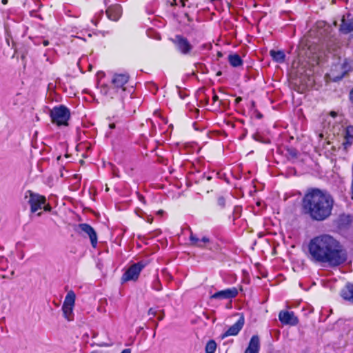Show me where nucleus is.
I'll return each mask as SVG.
<instances>
[{
    "label": "nucleus",
    "instance_id": "1",
    "mask_svg": "<svg viewBox=\"0 0 353 353\" xmlns=\"http://www.w3.org/2000/svg\"><path fill=\"white\" fill-rule=\"evenodd\" d=\"M307 257L312 263L336 268L347 262L348 253L339 239L330 234H322L310 240Z\"/></svg>",
    "mask_w": 353,
    "mask_h": 353
},
{
    "label": "nucleus",
    "instance_id": "21",
    "mask_svg": "<svg viewBox=\"0 0 353 353\" xmlns=\"http://www.w3.org/2000/svg\"><path fill=\"white\" fill-rule=\"evenodd\" d=\"M73 307L72 306L62 305L63 316L69 321L73 320Z\"/></svg>",
    "mask_w": 353,
    "mask_h": 353
},
{
    "label": "nucleus",
    "instance_id": "34",
    "mask_svg": "<svg viewBox=\"0 0 353 353\" xmlns=\"http://www.w3.org/2000/svg\"><path fill=\"white\" fill-rule=\"evenodd\" d=\"M109 128H110V129H114V128H115V124H114V123H110V125H109Z\"/></svg>",
    "mask_w": 353,
    "mask_h": 353
},
{
    "label": "nucleus",
    "instance_id": "40",
    "mask_svg": "<svg viewBox=\"0 0 353 353\" xmlns=\"http://www.w3.org/2000/svg\"><path fill=\"white\" fill-rule=\"evenodd\" d=\"M37 215H38V216H41V212H39V213L37 214Z\"/></svg>",
    "mask_w": 353,
    "mask_h": 353
},
{
    "label": "nucleus",
    "instance_id": "10",
    "mask_svg": "<svg viewBox=\"0 0 353 353\" xmlns=\"http://www.w3.org/2000/svg\"><path fill=\"white\" fill-rule=\"evenodd\" d=\"M279 319L283 325L294 326L299 323V319L292 311L281 310L279 314Z\"/></svg>",
    "mask_w": 353,
    "mask_h": 353
},
{
    "label": "nucleus",
    "instance_id": "8",
    "mask_svg": "<svg viewBox=\"0 0 353 353\" xmlns=\"http://www.w3.org/2000/svg\"><path fill=\"white\" fill-rule=\"evenodd\" d=\"M130 79L128 73H114L113 74L110 83L117 88L122 90V92L126 95V85Z\"/></svg>",
    "mask_w": 353,
    "mask_h": 353
},
{
    "label": "nucleus",
    "instance_id": "20",
    "mask_svg": "<svg viewBox=\"0 0 353 353\" xmlns=\"http://www.w3.org/2000/svg\"><path fill=\"white\" fill-rule=\"evenodd\" d=\"M76 295L72 290L69 291L63 301V305L74 307L75 303Z\"/></svg>",
    "mask_w": 353,
    "mask_h": 353
},
{
    "label": "nucleus",
    "instance_id": "26",
    "mask_svg": "<svg viewBox=\"0 0 353 353\" xmlns=\"http://www.w3.org/2000/svg\"><path fill=\"white\" fill-rule=\"evenodd\" d=\"M43 210L46 211V212H50L51 210H52V207L50 206V204H46V203H45V205H43Z\"/></svg>",
    "mask_w": 353,
    "mask_h": 353
},
{
    "label": "nucleus",
    "instance_id": "42",
    "mask_svg": "<svg viewBox=\"0 0 353 353\" xmlns=\"http://www.w3.org/2000/svg\"><path fill=\"white\" fill-rule=\"evenodd\" d=\"M161 319H162L161 316H159V320H161Z\"/></svg>",
    "mask_w": 353,
    "mask_h": 353
},
{
    "label": "nucleus",
    "instance_id": "17",
    "mask_svg": "<svg viewBox=\"0 0 353 353\" xmlns=\"http://www.w3.org/2000/svg\"><path fill=\"white\" fill-rule=\"evenodd\" d=\"M350 17L351 15L348 14L347 19L343 17L340 27V30L346 34L353 31V17Z\"/></svg>",
    "mask_w": 353,
    "mask_h": 353
},
{
    "label": "nucleus",
    "instance_id": "24",
    "mask_svg": "<svg viewBox=\"0 0 353 353\" xmlns=\"http://www.w3.org/2000/svg\"><path fill=\"white\" fill-rule=\"evenodd\" d=\"M353 131V127L348 126L346 128V132H345V139H347V143L349 144H351L350 140L353 139V136L351 135L350 132Z\"/></svg>",
    "mask_w": 353,
    "mask_h": 353
},
{
    "label": "nucleus",
    "instance_id": "27",
    "mask_svg": "<svg viewBox=\"0 0 353 353\" xmlns=\"http://www.w3.org/2000/svg\"><path fill=\"white\" fill-rule=\"evenodd\" d=\"M289 151V154L293 157H296L297 156V152L296 150L294 149H290L288 150Z\"/></svg>",
    "mask_w": 353,
    "mask_h": 353
},
{
    "label": "nucleus",
    "instance_id": "30",
    "mask_svg": "<svg viewBox=\"0 0 353 353\" xmlns=\"http://www.w3.org/2000/svg\"><path fill=\"white\" fill-rule=\"evenodd\" d=\"M330 115L333 117V118H335L336 116H337V113L335 112V111H331L330 112Z\"/></svg>",
    "mask_w": 353,
    "mask_h": 353
},
{
    "label": "nucleus",
    "instance_id": "5",
    "mask_svg": "<svg viewBox=\"0 0 353 353\" xmlns=\"http://www.w3.org/2000/svg\"><path fill=\"white\" fill-rule=\"evenodd\" d=\"M100 93L108 100L117 99L121 101H123L124 97L126 96L122 92V90L112 85V83L110 85H101L100 86Z\"/></svg>",
    "mask_w": 353,
    "mask_h": 353
},
{
    "label": "nucleus",
    "instance_id": "29",
    "mask_svg": "<svg viewBox=\"0 0 353 353\" xmlns=\"http://www.w3.org/2000/svg\"><path fill=\"white\" fill-rule=\"evenodd\" d=\"M148 314L151 316H155V311L152 308H150L148 310Z\"/></svg>",
    "mask_w": 353,
    "mask_h": 353
},
{
    "label": "nucleus",
    "instance_id": "3",
    "mask_svg": "<svg viewBox=\"0 0 353 353\" xmlns=\"http://www.w3.org/2000/svg\"><path fill=\"white\" fill-rule=\"evenodd\" d=\"M50 117L53 124L57 126H68L70 111L66 106L59 105L50 110Z\"/></svg>",
    "mask_w": 353,
    "mask_h": 353
},
{
    "label": "nucleus",
    "instance_id": "36",
    "mask_svg": "<svg viewBox=\"0 0 353 353\" xmlns=\"http://www.w3.org/2000/svg\"><path fill=\"white\" fill-rule=\"evenodd\" d=\"M235 101H236V103H239V101H241V97H237Z\"/></svg>",
    "mask_w": 353,
    "mask_h": 353
},
{
    "label": "nucleus",
    "instance_id": "7",
    "mask_svg": "<svg viewBox=\"0 0 353 353\" xmlns=\"http://www.w3.org/2000/svg\"><path fill=\"white\" fill-rule=\"evenodd\" d=\"M176 50L183 55H189L193 50V46L188 39L181 35H176L172 39Z\"/></svg>",
    "mask_w": 353,
    "mask_h": 353
},
{
    "label": "nucleus",
    "instance_id": "18",
    "mask_svg": "<svg viewBox=\"0 0 353 353\" xmlns=\"http://www.w3.org/2000/svg\"><path fill=\"white\" fill-rule=\"evenodd\" d=\"M270 54L272 59L277 63H283L285 59V53L281 50H272L270 52Z\"/></svg>",
    "mask_w": 353,
    "mask_h": 353
},
{
    "label": "nucleus",
    "instance_id": "37",
    "mask_svg": "<svg viewBox=\"0 0 353 353\" xmlns=\"http://www.w3.org/2000/svg\"><path fill=\"white\" fill-rule=\"evenodd\" d=\"M152 220H153V219H152V218H148V222H149V223H151L152 222Z\"/></svg>",
    "mask_w": 353,
    "mask_h": 353
},
{
    "label": "nucleus",
    "instance_id": "23",
    "mask_svg": "<svg viewBox=\"0 0 353 353\" xmlns=\"http://www.w3.org/2000/svg\"><path fill=\"white\" fill-rule=\"evenodd\" d=\"M152 288L153 290L156 291H161L162 290V285L158 277H157L152 282Z\"/></svg>",
    "mask_w": 353,
    "mask_h": 353
},
{
    "label": "nucleus",
    "instance_id": "13",
    "mask_svg": "<svg viewBox=\"0 0 353 353\" xmlns=\"http://www.w3.org/2000/svg\"><path fill=\"white\" fill-rule=\"evenodd\" d=\"M190 241L192 245L203 248L205 247L206 244L210 242V239L207 236H203L200 239L195 234L191 233L190 236Z\"/></svg>",
    "mask_w": 353,
    "mask_h": 353
},
{
    "label": "nucleus",
    "instance_id": "22",
    "mask_svg": "<svg viewBox=\"0 0 353 353\" xmlns=\"http://www.w3.org/2000/svg\"><path fill=\"white\" fill-rule=\"evenodd\" d=\"M216 349V343L214 340H210L205 345L206 353H214Z\"/></svg>",
    "mask_w": 353,
    "mask_h": 353
},
{
    "label": "nucleus",
    "instance_id": "31",
    "mask_svg": "<svg viewBox=\"0 0 353 353\" xmlns=\"http://www.w3.org/2000/svg\"><path fill=\"white\" fill-rule=\"evenodd\" d=\"M121 353H131V350L130 349H124Z\"/></svg>",
    "mask_w": 353,
    "mask_h": 353
},
{
    "label": "nucleus",
    "instance_id": "15",
    "mask_svg": "<svg viewBox=\"0 0 353 353\" xmlns=\"http://www.w3.org/2000/svg\"><path fill=\"white\" fill-rule=\"evenodd\" d=\"M259 337L257 335H254L252 336L245 353H259Z\"/></svg>",
    "mask_w": 353,
    "mask_h": 353
},
{
    "label": "nucleus",
    "instance_id": "19",
    "mask_svg": "<svg viewBox=\"0 0 353 353\" xmlns=\"http://www.w3.org/2000/svg\"><path fill=\"white\" fill-rule=\"evenodd\" d=\"M228 61L232 67H239L243 65V60L237 54H230Z\"/></svg>",
    "mask_w": 353,
    "mask_h": 353
},
{
    "label": "nucleus",
    "instance_id": "12",
    "mask_svg": "<svg viewBox=\"0 0 353 353\" xmlns=\"http://www.w3.org/2000/svg\"><path fill=\"white\" fill-rule=\"evenodd\" d=\"M245 323V319L243 315L240 316L238 321L231 325L227 331H225L222 336V338H225L230 336H236L241 330Z\"/></svg>",
    "mask_w": 353,
    "mask_h": 353
},
{
    "label": "nucleus",
    "instance_id": "39",
    "mask_svg": "<svg viewBox=\"0 0 353 353\" xmlns=\"http://www.w3.org/2000/svg\"><path fill=\"white\" fill-rule=\"evenodd\" d=\"M159 214H162L163 213V210H159L157 212Z\"/></svg>",
    "mask_w": 353,
    "mask_h": 353
},
{
    "label": "nucleus",
    "instance_id": "4",
    "mask_svg": "<svg viewBox=\"0 0 353 353\" xmlns=\"http://www.w3.org/2000/svg\"><path fill=\"white\" fill-rule=\"evenodd\" d=\"M25 198L28 199V203L30 206V212L34 213L42 208L43 205L46 203V196L35 193L32 190H27L25 193Z\"/></svg>",
    "mask_w": 353,
    "mask_h": 353
},
{
    "label": "nucleus",
    "instance_id": "33",
    "mask_svg": "<svg viewBox=\"0 0 353 353\" xmlns=\"http://www.w3.org/2000/svg\"><path fill=\"white\" fill-rule=\"evenodd\" d=\"M212 99H213L214 102H215L219 100V97L216 94H214L212 97Z\"/></svg>",
    "mask_w": 353,
    "mask_h": 353
},
{
    "label": "nucleus",
    "instance_id": "2",
    "mask_svg": "<svg viewBox=\"0 0 353 353\" xmlns=\"http://www.w3.org/2000/svg\"><path fill=\"white\" fill-rule=\"evenodd\" d=\"M333 205L332 196L318 188L308 190L303 198V209L313 220L327 219L331 214Z\"/></svg>",
    "mask_w": 353,
    "mask_h": 353
},
{
    "label": "nucleus",
    "instance_id": "25",
    "mask_svg": "<svg viewBox=\"0 0 353 353\" xmlns=\"http://www.w3.org/2000/svg\"><path fill=\"white\" fill-rule=\"evenodd\" d=\"M225 199L223 196H219L217 199V205L220 208L223 209L225 207Z\"/></svg>",
    "mask_w": 353,
    "mask_h": 353
},
{
    "label": "nucleus",
    "instance_id": "9",
    "mask_svg": "<svg viewBox=\"0 0 353 353\" xmlns=\"http://www.w3.org/2000/svg\"><path fill=\"white\" fill-rule=\"evenodd\" d=\"M79 230H77L79 234H85L88 235L90 240L92 246L94 248L97 247L98 238L94 229L88 223H80L77 225Z\"/></svg>",
    "mask_w": 353,
    "mask_h": 353
},
{
    "label": "nucleus",
    "instance_id": "35",
    "mask_svg": "<svg viewBox=\"0 0 353 353\" xmlns=\"http://www.w3.org/2000/svg\"><path fill=\"white\" fill-rule=\"evenodd\" d=\"M350 99L353 101V88L352 89L350 92Z\"/></svg>",
    "mask_w": 353,
    "mask_h": 353
},
{
    "label": "nucleus",
    "instance_id": "41",
    "mask_svg": "<svg viewBox=\"0 0 353 353\" xmlns=\"http://www.w3.org/2000/svg\"><path fill=\"white\" fill-rule=\"evenodd\" d=\"M161 319H162L161 316H159V320H161Z\"/></svg>",
    "mask_w": 353,
    "mask_h": 353
},
{
    "label": "nucleus",
    "instance_id": "28",
    "mask_svg": "<svg viewBox=\"0 0 353 353\" xmlns=\"http://www.w3.org/2000/svg\"><path fill=\"white\" fill-rule=\"evenodd\" d=\"M137 196H138V199L139 200L142 202L143 203H145V199L144 198V196L139 193H137Z\"/></svg>",
    "mask_w": 353,
    "mask_h": 353
},
{
    "label": "nucleus",
    "instance_id": "16",
    "mask_svg": "<svg viewBox=\"0 0 353 353\" xmlns=\"http://www.w3.org/2000/svg\"><path fill=\"white\" fill-rule=\"evenodd\" d=\"M106 14L110 20L117 21L121 15V10L119 6H114L108 8Z\"/></svg>",
    "mask_w": 353,
    "mask_h": 353
},
{
    "label": "nucleus",
    "instance_id": "11",
    "mask_svg": "<svg viewBox=\"0 0 353 353\" xmlns=\"http://www.w3.org/2000/svg\"><path fill=\"white\" fill-rule=\"evenodd\" d=\"M238 295V290L235 287L220 290L210 296V299H232Z\"/></svg>",
    "mask_w": 353,
    "mask_h": 353
},
{
    "label": "nucleus",
    "instance_id": "14",
    "mask_svg": "<svg viewBox=\"0 0 353 353\" xmlns=\"http://www.w3.org/2000/svg\"><path fill=\"white\" fill-rule=\"evenodd\" d=\"M341 297L346 301L353 304V283H348L341 292Z\"/></svg>",
    "mask_w": 353,
    "mask_h": 353
},
{
    "label": "nucleus",
    "instance_id": "32",
    "mask_svg": "<svg viewBox=\"0 0 353 353\" xmlns=\"http://www.w3.org/2000/svg\"><path fill=\"white\" fill-rule=\"evenodd\" d=\"M43 45L44 46H48L49 45V41L48 40H43Z\"/></svg>",
    "mask_w": 353,
    "mask_h": 353
},
{
    "label": "nucleus",
    "instance_id": "38",
    "mask_svg": "<svg viewBox=\"0 0 353 353\" xmlns=\"http://www.w3.org/2000/svg\"><path fill=\"white\" fill-rule=\"evenodd\" d=\"M8 2V0H2V3L3 4H6Z\"/></svg>",
    "mask_w": 353,
    "mask_h": 353
},
{
    "label": "nucleus",
    "instance_id": "6",
    "mask_svg": "<svg viewBox=\"0 0 353 353\" xmlns=\"http://www.w3.org/2000/svg\"><path fill=\"white\" fill-rule=\"evenodd\" d=\"M144 266L145 265L141 262L134 263L130 266L123 274L121 279V283H123L130 281H137Z\"/></svg>",
    "mask_w": 353,
    "mask_h": 353
}]
</instances>
